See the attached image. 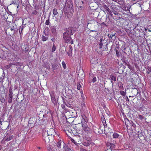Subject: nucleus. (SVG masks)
<instances>
[{
    "label": "nucleus",
    "instance_id": "f257e3e1",
    "mask_svg": "<svg viewBox=\"0 0 151 151\" xmlns=\"http://www.w3.org/2000/svg\"><path fill=\"white\" fill-rule=\"evenodd\" d=\"M7 22H9L7 25L6 27H5L6 30L5 32L7 35L11 36L13 35L15 32V29L14 23L11 22V21H9L8 19V17L6 20Z\"/></svg>",
    "mask_w": 151,
    "mask_h": 151
},
{
    "label": "nucleus",
    "instance_id": "f03ea898",
    "mask_svg": "<svg viewBox=\"0 0 151 151\" xmlns=\"http://www.w3.org/2000/svg\"><path fill=\"white\" fill-rule=\"evenodd\" d=\"M71 31L70 32L68 31H67L64 32L63 34V38L64 41L65 43H68L72 44L73 43V41L72 38H71Z\"/></svg>",
    "mask_w": 151,
    "mask_h": 151
},
{
    "label": "nucleus",
    "instance_id": "7ed1b4c3",
    "mask_svg": "<svg viewBox=\"0 0 151 151\" xmlns=\"http://www.w3.org/2000/svg\"><path fill=\"white\" fill-rule=\"evenodd\" d=\"M73 5L72 1L71 0H67V2L65 3V6L64 8V10L66 11V12L72 13L71 10L73 11Z\"/></svg>",
    "mask_w": 151,
    "mask_h": 151
},
{
    "label": "nucleus",
    "instance_id": "20e7f679",
    "mask_svg": "<svg viewBox=\"0 0 151 151\" xmlns=\"http://www.w3.org/2000/svg\"><path fill=\"white\" fill-rule=\"evenodd\" d=\"M65 131L67 135H68V134L69 133L71 134H74L76 133L75 129L74 128V127H72L71 125H69L68 126H67L65 127Z\"/></svg>",
    "mask_w": 151,
    "mask_h": 151
},
{
    "label": "nucleus",
    "instance_id": "39448f33",
    "mask_svg": "<svg viewBox=\"0 0 151 151\" xmlns=\"http://www.w3.org/2000/svg\"><path fill=\"white\" fill-rule=\"evenodd\" d=\"M78 123H81L82 124L84 122H88V119L87 117L84 114L81 115L78 118Z\"/></svg>",
    "mask_w": 151,
    "mask_h": 151
},
{
    "label": "nucleus",
    "instance_id": "423d86ee",
    "mask_svg": "<svg viewBox=\"0 0 151 151\" xmlns=\"http://www.w3.org/2000/svg\"><path fill=\"white\" fill-rule=\"evenodd\" d=\"M107 148L106 151H112L114 150L115 148L114 144L108 142L106 144Z\"/></svg>",
    "mask_w": 151,
    "mask_h": 151
},
{
    "label": "nucleus",
    "instance_id": "0eeeda50",
    "mask_svg": "<svg viewBox=\"0 0 151 151\" xmlns=\"http://www.w3.org/2000/svg\"><path fill=\"white\" fill-rule=\"evenodd\" d=\"M91 142V139L90 138H85L82 142V144L84 146H88L90 145Z\"/></svg>",
    "mask_w": 151,
    "mask_h": 151
},
{
    "label": "nucleus",
    "instance_id": "6e6552de",
    "mask_svg": "<svg viewBox=\"0 0 151 151\" xmlns=\"http://www.w3.org/2000/svg\"><path fill=\"white\" fill-rule=\"evenodd\" d=\"M87 122H84L81 124L82 129L85 132H89L90 131V129L89 128L87 124Z\"/></svg>",
    "mask_w": 151,
    "mask_h": 151
},
{
    "label": "nucleus",
    "instance_id": "1a4fd4ad",
    "mask_svg": "<svg viewBox=\"0 0 151 151\" xmlns=\"http://www.w3.org/2000/svg\"><path fill=\"white\" fill-rule=\"evenodd\" d=\"M74 128L75 129V131L76 133L77 132L79 133L81 132V130H82V126L80 124V123H78L76 124Z\"/></svg>",
    "mask_w": 151,
    "mask_h": 151
},
{
    "label": "nucleus",
    "instance_id": "9d476101",
    "mask_svg": "<svg viewBox=\"0 0 151 151\" xmlns=\"http://www.w3.org/2000/svg\"><path fill=\"white\" fill-rule=\"evenodd\" d=\"M116 33L115 32L112 33H110L107 35L108 37L109 38V40L113 41H114L116 39V37L115 36Z\"/></svg>",
    "mask_w": 151,
    "mask_h": 151
},
{
    "label": "nucleus",
    "instance_id": "9b49d317",
    "mask_svg": "<svg viewBox=\"0 0 151 151\" xmlns=\"http://www.w3.org/2000/svg\"><path fill=\"white\" fill-rule=\"evenodd\" d=\"M43 137L44 140L46 142H50V137L47 134L46 135L45 132L43 133Z\"/></svg>",
    "mask_w": 151,
    "mask_h": 151
},
{
    "label": "nucleus",
    "instance_id": "f8f14e48",
    "mask_svg": "<svg viewBox=\"0 0 151 151\" xmlns=\"http://www.w3.org/2000/svg\"><path fill=\"white\" fill-rule=\"evenodd\" d=\"M50 95L51 96V100L52 102L54 104H55L56 103V100L55 97L54 95V91H52L50 93Z\"/></svg>",
    "mask_w": 151,
    "mask_h": 151
},
{
    "label": "nucleus",
    "instance_id": "ddd939ff",
    "mask_svg": "<svg viewBox=\"0 0 151 151\" xmlns=\"http://www.w3.org/2000/svg\"><path fill=\"white\" fill-rule=\"evenodd\" d=\"M91 65L94 67L95 65L98 63V60L95 58H92L90 61Z\"/></svg>",
    "mask_w": 151,
    "mask_h": 151
},
{
    "label": "nucleus",
    "instance_id": "4468645a",
    "mask_svg": "<svg viewBox=\"0 0 151 151\" xmlns=\"http://www.w3.org/2000/svg\"><path fill=\"white\" fill-rule=\"evenodd\" d=\"M45 133H46V135L47 134H48L49 136H51V137H52V136L54 135V133H55V131L53 129H50L49 131H48L47 132H45Z\"/></svg>",
    "mask_w": 151,
    "mask_h": 151
},
{
    "label": "nucleus",
    "instance_id": "2eb2a0df",
    "mask_svg": "<svg viewBox=\"0 0 151 151\" xmlns=\"http://www.w3.org/2000/svg\"><path fill=\"white\" fill-rule=\"evenodd\" d=\"M90 36L94 37H96L98 35V32L96 31L91 30L89 33Z\"/></svg>",
    "mask_w": 151,
    "mask_h": 151
},
{
    "label": "nucleus",
    "instance_id": "dca6fc26",
    "mask_svg": "<svg viewBox=\"0 0 151 151\" xmlns=\"http://www.w3.org/2000/svg\"><path fill=\"white\" fill-rule=\"evenodd\" d=\"M13 138L14 136L12 135H10L9 136L6 135V139H5V140L6 141H9L12 139Z\"/></svg>",
    "mask_w": 151,
    "mask_h": 151
},
{
    "label": "nucleus",
    "instance_id": "f3484780",
    "mask_svg": "<svg viewBox=\"0 0 151 151\" xmlns=\"http://www.w3.org/2000/svg\"><path fill=\"white\" fill-rule=\"evenodd\" d=\"M93 132L96 134L98 133L99 132V130L98 127L93 126Z\"/></svg>",
    "mask_w": 151,
    "mask_h": 151
},
{
    "label": "nucleus",
    "instance_id": "a211bd4d",
    "mask_svg": "<svg viewBox=\"0 0 151 151\" xmlns=\"http://www.w3.org/2000/svg\"><path fill=\"white\" fill-rule=\"evenodd\" d=\"M24 28V26H20L19 29V33L20 35V36L21 37V36L23 35L22 33V30Z\"/></svg>",
    "mask_w": 151,
    "mask_h": 151
},
{
    "label": "nucleus",
    "instance_id": "6ab92c4d",
    "mask_svg": "<svg viewBox=\"0 0 151 151\" xmlns=\"http://www.w3.org/2000/svg\"><path fill=\"white\" fill-rule=\"evenodd\" d=\"M5 78V75L4 74L2 75L0 77V82L1 83L2 87L4 88V86L3 85V80Z\"/></svg>",
    "mask_w": 151,
    "mask_h": 151
},
{
    "label": "nucleus",
    "instance_id": "aec40b11",
    "mask_svg": "<svg viewBox=\"0 0 151 151\" xmlns=\"http://www.w3.org/2000/svg\"><path fill=\"white\" fill-rule=\"evenodd\" d=\"M12 94L13 92L12 88L11 87H10L9 93V97H10L11 98V97H12Z\"/></svg>",
    "mask_w": 151,
    "mask_h": 151
},
{
    "label": "nucleus",
    "instance_id": "412c9836",
    "mask_svg": "<svg viewBox=\"0 0 151 151\" xmlns=\"http://www.w3.org/2000/svg\"><path fill=\"white\" fill-rule=\"evenodd\" d=\"M110 78H111V82H112V81H115L116 80V77L112 74L110 76Z\"/></svg>",
    "mask_w": 151,
    "mask_h": 151
},
{
    "label": "nucleus",
    "instance_id": "4be33fe9",
    "mask_svg": "<svg viewBox=\"0 0 151 151\" xmlns=\"http://www.w3.org/2000/svg\"><path fill=\"white\" fill-rule=\"evenodd\" d=\"M51 31L53 35H56V29L55 28L53 27L51 28Z\"/></svg>",
    "mask_w": 151,
    "mask_h": 151
},
{
    "label": "nucleus",
    "instance_id": "5701e85b",
    "mask_svg": "<svg viewBox=\"0 0 151 151\" xmlns=\"http://www.w3.org/2000/svg\"><path fill=\"white\" fill-rule=\"evenodd\" d=\"M103 7L104 9V10L106 12H107L108 11H109L110 10L106 4H104Z\"/></svg>",
    "mask_w": 151,
    "mask_h": 151
},
{
    "label": "nucleus",
    "instance_id": "b1692460",
    "mask_svg": "<svg viewBox=\"0 0 151 151\" xmlns=\"http://www.w3.org/2000/svg\"><path fill=\"white\" fill-rule=\"evenodd\" d=\"M63 149L64 151H71V150L70 148L65 145L63 146Z\"/></svg>",
    "mask_w": 151,
    "mask_h": 151
},
{
    "label": "nucleus",
    "instance_id": "393cba45",
    "mask_svg": "<svg viewBox=\"0 0 151 151\" xmlns=\"http://www.w3.org/2000/svg\"><path fill=\"white\" fill-rule=\"evenodd\" d=\"M118 85L119 87V88L121 89H124V88L123 86V85L122 83L120 82H119L118 83Z\"/></svg>",
    "mask_w": 151,
    "mask_h": 151
},
{
    "label": "nucleus",
    "instance_id": "a878e982",
    "mask_svg": "<svg viewBox=\"0 0 151 151\" xmlns=\"http://www.w3.org/2000/svg\"><path fill=\"white\" fill-rule=\"evenodd\" d=\"M61 140H59V141L56 143H55V144H56V146H57V147L58 148H61Z\"/></svg>",
    "mask_w": 151,
    "mask_h": 151
},
{
    "label": "nucleus",
    "instance_id": "bb28decb",
    "mask_svg": "<svg viewBox=\"0 0 151 151\" xmlns=\"http://www.w3.org/2000/svg\"><path fill=\"white\" fill-rule=\"evenodd\" d=\"M125 123L127 127H128L129 124V121L127 118L124 119Z\"/></svg>",
    "mask_w": 151,
    "mask_h": 151
},
{
    "label": "nucleus",
    "instance_id": "cd10ccee",
    "mask_svg": "<svg viewBox=\"0 0 151 151\" xmlns=\"http://www.w3.org/2000/svg\"><path fill=\"white\" fill-rule=\"evenodd\" d=\"M119 136V134L116 132L112 134V137L113 138H117Z\"/></svg>",
    "mask_w": 151,
    "mask_h": 151
},
{
    "label": "nucleus",
    "instance_id": "c85d7f7f",
    "mask_svg": "<svg viewBox=\"0 0 151 151\" xmlns=\"http://www.w3.org/2000/svg\"><path fill=\"white\" fill-rule=\"evenodd\" d=\"M146 109L144 106H142L141 107H140L139 109V110L140 111H143L145 110Z\"/></svg>",
    "mask_w": 151,
    "mask_h": 151
},
{
    "label": "nucleus",
    "instance_id": "c756f323",
    "mask_svg": "<svg viewBox=\"0 0 151 151\" xmlns=\"http://www.w3.org/2000/svg\"><path fill=\"white\" fill-rule=\"evenodd\" d=\"M52 12L54 16L58 14V12L56 9L54 8L52 11Z\"/></svg>",
    "mask_w": 151,
    "mask_h": 151
},
{
    "label": "nucleus",
    "instance_id": "7c9ffc66",
    "mask_svg": "<svg viewBox=\"0 0 151 151\" xmlns=\"http://www.w3.org/2000/svg\"><path fill=\"white\" fill-rule=\"evenodd\" d=\"M151 72V67L148 66L147 67V73L148 74H149Z\"/></svg>",
    "mask_w": 151,
    "mask_h": 151
},
{
    "label": "nucleus",
    "instance_id": "2f4dec72",
    "mask_svg": "<svg viewBox=\"0 0 151 151\" xmlns=\"http://www.w3.org/2000/svg\"><path fill=\"white\" fill-rule=\"evenodd\" d=\"M67 54L69 57L71 58L72 56V50H69L68 51Z\"/></svg>",
    "mask_w": 151,
    "mask_h": 151
},
{
    "label": "nucleus",
    "instance_id": "473e14b6",
    "mask_svg": "<svg viewBox=\"0 0 151 151\" xmlns=\"http://www.w3.org/2000/svg\"><path fill=\"white\" fill-rule=\"evenodd\" d=\"M56 49V46L54 43L53 44V46L52 49V52H54Z\"/></svg>",
    "mask_w": 151,
    "mask_h": 151
},
{
    "label": "nucleus",
    "instance_id": "72a5a7b5",
    "mask_svg": "<svg viewBox=\"0 0 151 151\" xmlns=\"http://www.w3.org/2000/svg\"><path fill=\"white\" fill-rule=\"evenodd\" d=\"M99 42V43H103L104 44H106V46H107V44H106V40H103V39L102 38H101Z\"/></svg>",
    "mask_w": 151,
    "mask_h": 151
},
{
    "label": "nucleus",
    "instance_id": "f704fd0d",
    "mask_svg": "<svg viewBox=\"0 0 151 151\" xmlns=\"http://www.w3.org/2000/svg\"><path fill=\"white\" fill-rule=\"evenodd\" d=\"M48 39L47 37H45L44 35L42 36V40L43 41H46Z\"/></svg>",
    "mask_w": 151,
    "mask_h": 151
},
{
    "label": "nucleus",
    "instance_id": "c9c22d12",
    "mask_svg": "<svg viewBox=\"0 0 151 151\" xmlns=\"http://www.w3.org/2000/svg\"><path fill=\"white\" fill-rule=\"evenodd\" d=\"M119 92L122 95V96H125L126 94L125 92H124V91H120Z\"/></svg>",
    "mask_w": 151,
    "mask_h": 151
},
{
    "label": "nucleus",
    "instance_id": "e433bc0d",
    "mask_svg": "<svg viewBox=\"0 0 151 151\" xmlns=\"http://www.w3.org/2000/svg\"><path fill=\"white\" fill-rule=\"evenodd\" d=\"M62 64L64 69H65L66 68V65L65 62L63 61L62 62Z\"/></svg>",
    "mask_w": 151,
    "mask_h": 151
},
{
    "label": "nucleus",
    "instance_id": "4c0bfd02",
    "mask_svg": "<svg viewBox=\"0 0 151 151\" xmlns=\"http://www.w3.org/2000/svg\"><path fill=\"white\" fill-rule=\"evenodd\" d=\"M50 24V19H48L45 22V24L47 25H49Z\"/></svg>",
    "mask_w": 151,
    "mask_h": 151
},
{
    "label": "nucleus",
    "instance_id": "58836bf2",
    "mask_svg": "<svg viewBox=\"0 0 151 151\" xmlns=\"http://www.w3.org/2000/svg\"><path fill=\"white\" fill-rule=\"evenodd\" d=\"M138 118L139 119L141 120H142L144 118V117L142 115H139L138 116Z\"/></svg>",
    "mask_w": 151,
    "mask_h": 151
},
{
    "label": "nucleus",
    "instance_id": "ea45409f",
    "mask_svg": "<svg viewBox=\"0 0 151 151\" xmlns=\"http://www.w3.org/2000/svg\"><path fill=\"white\" fill-rule=\"evenodd\" d=\"M123 8H122V9H123V10H124L125 11H127V10L128 9V8H127V7H126V6H123Z\"/></svg>",
    "mask_w": 151,
    "mask_h": 151
},
{
    "label": "nucleus",
    "instance_id": "a19ab883",
    "mask_svg": "<svg viewBox=\"0 0 151 151\" xmlns=\"http://www.w3.org/2000/svg\"><path fill=\"white\" fill-rule=\"evenodd\" d=\"M65 105H66V106H67L70 108H72V105L71 104H65Z\"/></svg>",
    "mask_w": 151,
    "mask_h": 151
},
{
    "label": "nucleus",
    "instance_id": "79ce46f5",
    "mask_svg": "<svg viewBox=\"0 0 151 151\" xmlns=\"http://www.w3.org/2000/svg\"><path fill=\"white\" fill-rule=\"evenodd\" d=\"M37 12L35 10H34L32 12V14L33 15H35L37 14Z\"/></svg>",
    "mask_w": 151,
    "mask_h": 151
},
{
    "label": "nucleus",
    "instance_id": "37998d69",
    "mask_svg": "<svg viewBox=\"0 0 151 151\" xmlns=\"http://www.w3.org/2000/svg\"><path fill=\"white\" fill-rule=\"evenodd\" d=\"M116 56L117 57H119L120 56L119 52L118 50H116Z\"/></svg>",
    "mask_w": 151,
    "mask_h": 151
},
{
    "label": "nucleus",
    "instance_id": "c03bdc74",
    "mask_svg": "<svg viewBox=\"0 0 151 151\" xmlns=\"http://www.w3.org/2000/svg\"><path fill=\"white\" fill-rule=\"evenodd\" d=\"M101 120L102 123L106 121L105 118L104 117V115H102L101 116Z\"/></svg>",
    "mask_w": 151,
    "mask_h": 151
},
{
    "label": "nucleus",
    "instance_id": "a18cd8bd",
    "mask_svg": "<svg viewBox=\"0 0 151 151\" xmlns=\"http://www.w3.org/2000/svg\"><path fill=\"white\" fill-rule=\"evenodd\" d=\"M12 97H11V98L10 97H9V99L8 100V102L9 103H10L12 102Z\"/></svg>",
    "mask_w": 151,
    "mask_h": 151
},
{
    "label": "nucleus",
    "instance_id": "49530a36",
    "mask_svg": "<svg viewBox=\"0 0 151 151\" xmlns=\"http://www.w3.org/2000/svg\"><path fill=\"white\" fill-rule=\"evenodd\" d=\"M103 44V43H99L100 49H101L102 47Z\"/></svg>",
    "mask_w": 151,
    "mask_h": 151
},
{
    "label": "nucleus",
    "instance_id": "de8ad7c7",
    "mask_svg": "<svg viewBox=\"0 0 151 151\" xmlns=\"http://www.w3.org/2000/svg\"><path fill=\"white\" fill-rule=\"evenodd\" d=\"M103 125L104 126V128H105L106 127H107V125L106 124V121L103 123Z\"/></svg>",
    "mask_w": 151,
    "mask_h": 151
},
{
    "label": "nucleus",
    "instance_id": "09e8293b",
    "mask_svg": "<svg viewBox=\"0 0 151 151\" xmlns=\"http://www.w3.org/2000/svg\"><path fill=\"white\" fill-rule=\"evenodd\" d=\"M107 13L108 14H109L111 16H113V14H112V12H111V11L110 10L109 11H108Z\"/></svg>",
    "mask_w": 151,
    "mask_h": 151
},
{
    "label": "nucleus",
    "instance_id": "8fccbe9b",
    "mask_svg": "<svg viewBox=\"0 0 151 151\" xmlns=\"http://www.w3.org/2000/svg\"><path fill=\"white\" fill-rule=\"evenodd\" d=\"M81 87V85L80 83L78 84L77 85V89L78 90H80Z\"/></svg>",
    "mask_w": 151,
    "mask_h": 151
},
{
    "label": "nucleus",
    "instance_id": "3c124183",
    "mask_svg": "<svg viewBox=\"0 0 151 151\" xmlns=\"http://www.w3.org/2000/svg\"><path fill=\"white\" fill-rule=\"evenodd\" d=\"M96 81V77L93 78L92 81L93 83L95 82Z\"/></svg>",
    "mask_w": 151,
    "mask_h": 151
},
{
    "label": "nucleus",
    "instance_id": "603ef678",
    "mask_svg": "<svg viewBox=\"0 0 151 151\" xmlns=\"http://www.w3.org/2000/svg\"><path fill=\"white\" fill-rule=\"evenodd\" d=\"M80 151H88L86 149L83 148H81L80 149Z\"/></svg>",
    "mask_w": 151,
    "mask_h": 151
},
{
    "label": "nucleus",
    "instance_id": "864d4df0",
    "mask_svg": "<svg viewBox=\"0 0 151 151\" xmlns=\"http://www.w3.org/2000/svg\"><path fill=\"white\" fill-rule=\"evenodd\" d=\"M140 148H138V147H136L134 151H140Z\"/></svg>",
    "mask_w": 151,
    "mask_h": 151
},
{
    "label": "nucleus",
    "instance_id": "5fc2aeb1",
    "mask_svg": "<svg viewBox=\"0 0 151 151\" xmlns=\"http://www.w3.org/2000/svg\"><path fill=\"white\" fill-rule=\"evenodd\" d=\"M71 141L72 142L74 143V144H76L77 143V142L75 141V140L73 139H71Z\"/></svg>",
    "mask_w": 151,
    "mask_h": 151
},
{
    "label": "nucleus",
    "instance_id": "6e6d98bb",
    "mask_svg": "<svg viewBox=\"0 0 151 151\" xmlns=\"http://www.w3.org/2000/svg\"><path fill=\"white\" fill-rule=\"evenodd\" d=\"M0 100L2 103H4L5 101V99L3 98H2L1 99H0Z\"/></svg>",
    "mask_w": 151,
    "mask_h": 151
},
{
    "label": "nucleus",
    "instance_id": "4d7b16f0",
    "mask_svg": "<svg viewBox=\"0 0 151 151\" xmlns=\"http://www.w3.org/2000/svg\"><path fill=\"white\" fill-rule=\"evenodd\" d=\"M3 121V120L0 118V127L2 125V123Z\"/></svg>",
    "mask_w": 151,
    "mask_h": 151
},
{
    "label": "nucleus",
    "instance_id": "13d9d810",
    "mask_svg": "<svg viewBox=\"0 0 151 151\" xmlns=\"http://www.w3.org/2000/svg\"><path fill=\"white\" fill-rule=\"evenodd\" d=\"M69 50H72L73 49L71 45H70L69 46Z\"/></svg>",
    "mask_w": 151,
    "mask_h": 151
},
{
    "label": "nucleus",
    "instance_id": "bf43d9fd",
    "mask_svg": "<svg viewBox=\"0 0 151 151\" xmlns=\"http://www.w3.org/2000/svg\"><path fill=\"white\" fill-rule=\"evenodd\" d=\"M70 113V112L69 111H68V112H67L65 113V116H68V115H69V114Z\"/></svg>",
    "mask_w": 151,
    "mask_h": 151
},
{
    "label": "nucleus",
    "instance_id": "052dcab7",
    "mask_svg": "<svg viewBox=\"0 0 151 151\" xmlns=\"http://www.w3.org/2000/svg\"><path fill=\"white\" fill-rule=\"evenodd\" d=\"M61 107L63 109H65V105H64V104H62L61 105Z\"/></svg>",
    "mask_w": 151,
    "mask_h": 151
},
{
    "label": "nucleus",
    "instance_id": "680f3d73",
    "mask_svg": "<svg viewBox=\"0 0 151 151\" xmlns=\"http://www.w3.org/2000/svg\"><path fill=\"white\" fill-rule=\"evenodd\" d=\"M47 150H48V151H52V149L50 147H47Z\"/></svg>",
    "mask_w": 151,
    "mask_h": 151
},
{
    "label": "nucleus",
    "instance_id": "e2e57ef3",
    "mask_svg": "<svg viewBox=\"0 0 151 151\" xmlns=\"http://www.w3.org/2000/svg\"><path fill=\"white\" fill-rule=\"evenodd\" d=\"M101 25H104L105 26H106V24H105L104 23V22H102V23H101Z\"/></svg>",
    "mask_w": 151,
    "mask_h": 151
},
{
    "label": "nucleus",
    "instance_id": "0e129e2a",
    "mask_svg": "<svg viewBox=\"0 0 151 151\" xmlns=\"http://www.w3.org/2000/svg\"><path fill=\"white\" fill-rule=\"evenodd\" d=\"M114 14L115 15L118 14L117 12L116 11H115V12H114Z\"/></svg>",
    "mask_w": 151,
    "mask_h": 151
},
{
    "label": "nucleus",
    "instance_id": "69168bd1",
    "mask_svg": "<svg viewBox=\"0 0 151 151\" xmlns=\"http://www.w3.org/2000/svg\"><path fill=\"white\" fill-rule=\"evenodd\" d=\"M69 116V117H68V118H70L71 117H74V116H73L72 115H71L70 116Z\"/></svg>",
    "mask_w": 151,
    "mask_h": 151
},
{
    "label": "nucleus",
    "instance_id": "338daca9",
    "mask_svg": "<svg viewBox=\"0 0 151 151\" xmlns=\"http://www.w3.org/2000/svg\"><path fill=\"white\" fill-rule=\"evenodd\" d=\"M51 40L53 41L55 40V39L52 38L51 39Z\"/></svg>",
    "mask_w": 151,
    "mask_h": 151
},
{
    "label": "nucleus",
    "instance_id": "774afa93",
    "mask_svg": "<svg viewBox=\"0 0 151 151\" xmlns=\"http://www.w3.org/2000/svg\"><path fill=\"white\" fill-rule=\"evenodd\" d=\"M2 150V146L1 145H0V151H1Z\"/></svg>",
    "mask_w": 151,
    "mask_h": 151
}]
</instances>
